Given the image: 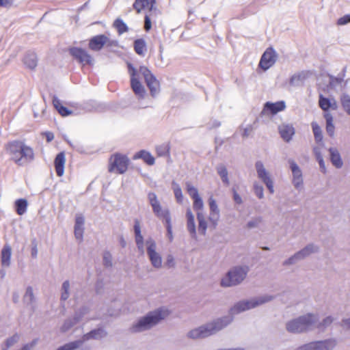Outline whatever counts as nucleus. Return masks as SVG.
Here are the masks:
<instances>
[{
	"mask_svg": "<svg viewBox=\"0 0 350 350\" xmlns=\"http://www.w3.org/2000/svg\"><path fill=\"white\" fill-rule=\"evenodd\" d=\"M340 103L344 111L350 116V96L346 93L340 96Z\"/></svg>",
	"mask_w": 350,
	"mask_h": 350,
	"instance_id": "nucleus-43",
	"label": "nucleus"
},
{
	"mask_svg": "<svg viewBox=\"0 0 350 350\" xmlns=\"http://www.w3.org/2000/svg\"><path fill=\"white\" fill-rule=\"evenodd\" d=\"M166 265L169 267H174L175 266L174 258L172 255H168L167 257Z\"/></svg>",
	"mask_w": 350,
	"mask_h": 350,
	"instance_id": "nucleus-59",
	"label": "nucleus"
},
{
	"mask_svg": "<svg viewBox=\"0 0 350 350\" xmlns=\"http://www.w3.org/2000/svg\"><path fill=\"white\" fill-rule=\"evenodd\" d=\"M156 152L158 156L164 157L169 154V148L165 144H162L156 148Z\"/></svg>",
	"mask_w": 350,
	"mask_h": 350,
	"instance_id": "nucleus-48",
	"label": "nucleus"
},
{
	"mask_svg": "<svg viewBox=\"0 0 350 350\" xmlns=\"http://www.w3.org/2000/svg\"><path fill=\"white\" fill-rule=\"evenodd\" d=\"M342 81V79L334 76H329V86L330 87H335L338 84H340Z\"/></svg>",
	"mask_w": 350,
	"mask_h": 350,
	"instance_id": "nucleus-55",
	"label": "nucleus"
},
{
	"mask_svg": "<svg viewBox=\"0 0 350 350\" xmlns=\"http://www.w3.org/2000/svg\"><path fill=\"white\" fill-rule=\"evenodd\" d=\"M319 250V247L317 245L313 243H310L307 245L306 247H304L303 249H301L300 251L304 255V258H306L311 254L318 252Z\"/></svg>",
	"mask_w": 350,
	"mask_h": 350,
	"instance_id": "nucleus-42",
	"label": "nucleus"
},
{
	"mask_svg": "<svg viewBox=\"0 0 350 350\" xmlns=\"http://www.w3.org/2000/svg\"><path fill=\"white\" fill-rule=\"evenodd\" d=\"M149 203L152 208V212L160 219L164 221L171 219L170 212L168 208H163L156 193L150 192L148 194Z\"/></svg>",
	"mask_w": 350,
	"mask_h": 350,
	"instance_id": "nucleus-8",
	"label": "nucleus"
},
{
	"mask_svg": "<svg viewBox=\"0 0 350 350\" xmlns=\"http://www.w3.org/2000/svg\"><path fill=\"white\" fill-rule=\"evenodd\" d=\"M278 131L282 139L289 142L295 135V128L291 124H282L278 126Z\"/></svg>",
	"mask_w": 350,
	"mask_h": 350,
	"instance_id": "nucleus-20",
	"label": "nucleus"
},
{
	"mask_svg": "<svg viewBox=\"0 0 350 350\" xmlns=\"http://www.w3.org/2000/svg\"><path fill=\"white\" fill-rule=\"evenodd\" d=\"M254 191L255 195L259 198L262 199L264 197V189L263 187L257 183L254 184Z\"/></svg>",
	"mask_w": 350,
	"mask_h": 350,
	"instance_id": "nucleus-49",
	"label": "nucleus"
},
{
	"mask_svg": "<svg viewBox=\"0 0 350 350\" xmlns=\"http://www.w3.org/2000/svg\"><path fill=\"white\" fill-rule=\"evenodd\" d=\"M333 322V318L330 316L325 317L322 321L319 322L316 317V323L313 327V329L317 328L319 332H323L327 327H329Z\"/></svg>",
	"mask_w": 350,
	"mask_h": 350,
	"instance_id": "nucleus-32",
	"label": "nucleus"
},
{
	"mask_svg": "<svg viewBox=\"0 0 350 350\" xmlns=\"http://www.w3.org/2000/svg\"><path fill=\"white\" fill-rule=\"evenodd\" d=\"M70 283L69 280H65L62 284L60 289V299L61 301H66L69 297L70 296L71 291H70Z\"/></svg>",
	"mask_w": 350,
	"mask_h": 350,
	"instance_id": "nucleus-31",
	"label": "nucleus"
},
{
	"mask_svg": "<svg viewBox=\"0 0 350 350\" xmlns=\"http://www.w3.org/2000/svg\"><path fill=\"white\" fill-rule=\"evenodd\" d=\"M221 125V122L217 120H211L208 124V129H215V128H217L219 126H220Z\"/></svg>",
	"mask_w": 350,
	"mask_h": 350,
	"instance_id": "nucleus-58",
	"label": "nucleus"
},
{
	"mask_svg": "<svg viewBox=\"0 0 350 350\" xmlns=\"http://www.w3.org/2000/svg\"><path fill=\"white\" fill-rule=\"evenodd\" d=\"M7 152L11 160L18 166H25L34 160L33 148L22 141L10 142L8 144Z\"/></svg>",
	"mask_w": 350,
	"mask_h": 350,
	"instance_id": "nucleus-3",
	"label": "nucleus"
},
{
	"mask_svg": "<svg viewBox=\"0 0 350 350\" xmlns=\"http://www.w3.org/2000/svg\"><path fill=\"white\" fill-rule=\"evenodd\" d=\"M88 308H80L79 310L75 312V314L72 319H68L64 321V324L61 327V331L62 332L68 331L81 319L82 317Z\"/></svg>",
	"mask_w": 350,
	"mask_h": 350,
	"instance_id": "nucleus-16",
	"label": "nucleus"
},
{
	"mask_svg": "<svg viewBox=\"0 0 350 350\" xmlns=\"http://www.w3.org/2000/svg\"><path fill=\"white\" fill-rule=\"evenodd\" d=\"M66 163V157L64 152H61L57 154L54 161V165L56 174L58 176H62L64 172V165Z\"/></svg>",
	"mask_w": 350,
	"mask_h": 350,
	"instance_id": "nucleus-22",
	"label": "nucleus"
},
{
	"mask_svg": "<svg viewBox=\"0 0 350 350\" xmlns=\"http://www.w3.org/2000/svg\"><path fill=\"white\" fill-rule=\"evenodd\" d=\"M107 42V37L104 34H100L92 37L89 42V48L94 51H99Z\"/></svg>",
	"mask_w": 350,
	"mask_h": 350,
	"instance_id": "nucleus-19",
	"label": "nucleus"
},
{
	"mask_svg": "<svg viewBox=\"0 0 350 350\" xmlns=\"http://www.w3.org/2000/svg\"><path fill=\"white\" fill-rule=\"evenodd\" d=\"M24 64L29 69H34L37 66L38 58L34 52H27L23 58Z\"/></svg>",
	"mask_w": 350,
	"mask_h": 350,
	"instance_id": "nucleus-27",
	"label": "nucleus"
},
{
	"mask_svg": "<svg viewBox=\"0 0 350 350\" xmlns=\"http://www.w3.org/2000/svg\"><path fill=\"white\" fill-rule=\"evenodd\" d=\"M250 308H230L229 315L217 319L211 323L202 325L188 332L187 336L192 339L203 338L215 334L231 323L233 315L240 314Z\"/></svg>",
	"mask_w": 350,
	"mask_h": 350,
	"instance_id": "nucleus-2",
	"label": "nucleus"
},
{
	"mask_svg": "<svg viewBox=\"0 0 350 350\" xmlns=\"http://www.w3.org/2000/svg\"><path fill=\"white\" fill-rule=\"evenodd\" d=\"M316 323V316L308 314L288 321L286 327L288 332L297 334L313 329Z\"/></svg>",
	"mask_w": 350,
	"mask_h": 350,
	"instance_id": "nucleus-6",
	"label": "nucleus"
},
{
	"mask_svg": "<svg viewBox=\"0 0 350 350\" xmlns=\"http://www.w3.org/2000/svg\"><path fill=\"white\" fill-rule=\"evenodd\" d=\"M311 126L316 142H321L323 140V134L321 127L316 122H312L311 123Z\"/></svg>",
	"mask_w": 350,
	"mask_h": 350,
	"instance_id": "nucleus-41",
	"label": "nucleus"
},
{
	"mask_svg": "<svg viewBox=\"0 0 350 350\" xmlns=\"http://www.w3.org/2000/svg\"><path fill=\"white\" fill-rule=\"evenodd\" d=\"M12 248L9 244H5L1 252V265L8 267L11 263Z\"/></svg>",
	"mask_w": 350,
	"mask_h": 350,
	"instance_id": "nucleus-24",
	"label": "nucleus"
},
{
	"mask_svg": "<svg viewBox=\"0 0 350 350\" xmlns=\"http://www.w3.org/2000/svg\"><path fill=\"white\" fill-rule=\"evenodd\" d=\"M341 326L345 329H350V317L343 319L341 322Z\"/></svg>",
	"mask_w": 350,
	"mask_h": 350,
	"instance_id": "nucleus-61",
	"label": "nucleus"
},
{
	"mask_svg": "<svg viewBox=\"0 0 350 350\" xmlns=\"http://www.w3.org/2000/svg\"><path fill=\"white\" fill-rule=\"evenodd\" d=\"M197 219L198 221V231L202 234H206L207 224L204 217V215L201 212L197 213Z\"/></svg>",
	"mask_w": 350,
	"mask_h": 350,
	"instance_id": "nucleus-37",
	"label": "nucleus"
},
{
	"mask_svg": "<svg viewBox=\"0 0 350 350\" xmlns=\"http://www.w3.org/2000/svg\"><path fill=\"white\" fill-rule=\"evenodd\" d=\"M186 187L188 194L192 199L199 196L198 189L194 186H193L190 183H186Z\"/></svg>",
	"mask_w": 350,
	"mask_h": 350,
	"instance_id": "nucleus-46",
	"label": "nucleus"
},
{
	"mask_svg": "<svg viewBox=\"0 0 350 350\" xmlns=\"http://www.w3.org/2000/svg\"><path fill=\"white\" fill-rule=\"evenodd\" d=\"M35 301L36 297L33 294V288L31 286H28L23 295V301L27 305H31Z\"/></svg>",
	"mask_w": 350,
	"mask_h": 350,
	"instance_id": "nucleus-35",
	"label": "nucleus"
},
{
	"mask_svg": "<svg viewBox=\"0 0 350 350\" xmlns=\"http://www.w3.org/2000/svg\"><path fill=\"white\" fill-rule=\"evenodd\" d=\"M103 261L105 267H111L112 266V257L109 252H104Z\"/></svg>",
	"mask_w": 350,
	"mask_h": 350,
	"instance_id": "nucleus-50",
	"label": "nucleus"
},
{
	"mask_svg": "<svg viewBox=\"0 0 350 350\" xmlns=\"http://www.w3.org/2000/svg\"><path fill=\"white\" fill-rule=\"evenodd\" d=\"M31 255L33 258H37L38 256V243L36 239H33L31 241Z\"/></svg>",
	"mask_w": 350,
	"mask_h": 350,
	"instance_id": "nucleus-54",
	"label": "nucleus"
},
{
	"mask_svg": "<svg viewBox=\"0 0 350 350\" xmlns=\"http://www.w3.org/2000/svg\"><path fill=\"white\" fill-rule=\"evenodd\" d=\"M296 262H297V261L293 255L292 256H291L290 258L284 261L283 265H291L295 264Z\"/></svg>",
	"mask_w": 350,
	"mask_h": 350,
	"instance_id": "nucleus-60",
	"label": "nucleus"
},
{
	"mask_svg": "<svg viewBox=\"0 0 350 350\" xmlns=\"http://www.w3.org/2000/svg\"><path fill=\"white\" fill-rule=\"evenodd\" d=\"M332 98L325 97L322 94L319 96V105L320 108L325 111V113H329L328 111L330 109V103Z\"/></svg>",
	"mask_w": 350,
	"mask_h": 350,
	"instance_id": "nucleus-36",
	"label": "nucleus"
},
{
	"mask_svg": "<svg viewBox=\"0 0 350 350\" xmlns=\"http://www.w3.org/2000/svg\"><path fill=\"white\" fill-rule=\"evenodd\" d=\"M70 55L83 65H90L93 62L92 57L84 49L79 47H71L68 49Z\"/></svg>",
	"mask_w": 350,
	"mask_h": 350,
	"instance_id": "nucleus-13",
	"label": "nucleus"
},
{
	"mask_svg": "<svg viewBox=\"0 0 350 350\" xmlns=\"http://www.w3.org/2000/svg\"><path fill=\"white\" fill-rule=\"evenodd\" d=\"M154 4L155 0H135L133 7L138 14L144 9H148V12L152 13Z\"/></svg>",
	"mask_w": 350,
	"mask_h": 350,
	"instance_id": "nucleus-21",
	"label": "nucleus"
},
{
	"mask_svg": "<svg viewBox=\"0 0 350 350\" xmlns=\"http://www.w3.org/2000/svg\"><path fill=\"white\" fill-rule=\"evenodd\" d=\"M250 271L247 265H238L231 268L221 280V286L230 287L240 284Z\"/></svg>",
	"mask_w": 350,
	"mask_h": 350,
	"instance_id": "nucleus-5",
	"label": "nucleus"
},
{
	"mask_svg": "<svg viewBox=\"0 0 350 350\" xmlns=\"http://www.w3.org/2000/svg\"><path fill=\"white\" fill-rule=\"evenodd\" d=\"M290 168L293 174L292 183L296 189L300 191L303 187L302 172L298 165L293 161L289 160Z\"/></svg>",
	"mask_w": 350,
	"mask_h": 350,
	"instance_id": "nucleus-14",
	"label": "nucleus"
},
{
	"mask_svg": "<svg viewBox=\"0 0 350 350\" xmlns=\"http://www.w3.org/2000/svg\"><path fill=\"white\" fill-rule=\"evenodd\" d=\"M187 217V229L189 232L191 237L193 239L197 238L196 228L194 219V215H193L191 209L188 208L186 212Z\"/></svg>",
	"mask_w": 350,
	"mask_h": 350,
	"instance_id": "nucleus-23",
	"label": "nucleus"
},
{
	"mask_svg": "<svg viewBox=\"0 0 350 350\" xmlns=\"http://www.w3.org/2000/svg\"><path fill=\"white\" fill-rule=\"evenodd\" d=\"M133 159L134 160L142 159L148 165H152L155 163L154 157L150 154V152L145 150H142L136 152L134 154Z\"/></svg>",
	"mask_w": 350,
	"mask_h": 350,
	"instance_id": "nucleus-25",
	"label": "nucleus"
},
{
	"mask_svg": "<svg viewBox=\"0 0 350 350\" xmlns=\"http://www.w3.org/2000/svg\"><path fill=\"white\" fill-rule=\"evenodd\" d=\"M170 312L158 308L157 310L148 312L144 317H141L129 328L131 333H139L148 330L157 325L162 319H164Z\"/></svg>",
	"mask_w": 350,
	"mask_h": 350,
	"instance_id": "nucleus-4",
	"label": "nucleus"
},
{
	"mask_svg": "<svg viewBox=\"0 0 350 350\" xmlns=\"http://www.w3.org/2000/svg\"><path fill=\"white\" fill-rule=\"evenodd\" d=\"M15 208L18 215H23L27 211V201L25 199L21 198L15 201Z\"/></svg>",
	"mask_w": 350,
	"mask_h": 350,
	"instance_id": "nucleus-34",
	"label": "nucleus"
},
{
	"mask_svg": "<svg viewBox=\"0 0 350 350\" xmlns=\"http://www.w3.org/2000/svg\"><path fill=\"white\" fill-rule=\"evenodd\" d=\"M53 104L55 108L62 116L66 117L72 113V111L62 105L61 100L57 96H53Z\"/></svg>",
	"mask_w": 350,
	"mask_h": 350,
	"instance_id": "nucleus-29",
	"label": "nucleus"
},
{
	"mask_svg": "<svg viewBox=\"0 0 350 350\" xmlns=\"http://www.w3.org/2000/svg\"><path fill=\"white\" fill-rule=\"evenodd\" d=\"M275 296L269 294H261L248 299L239 301L234 306H259L271 302Z\"/></svg>",
	"mask_w": 350,
	"mask_h": 350,
	"instance_id": "nucleus-10",
	"label": "nucleus"
},
{
	"mask_svg": "<svg viewBox=\"0 0 350 350\" xmlns=\"http://www.w3.org/2000/svg\"><path fill=\"white\" fill-rule=\"evenodd\" d=\"M208 203L210 207V214L208 219L209 221L215 228L217 225V222L219 218V210L218 208L217 202L213 198L211 197L208 199Z\"/></svg>",
	"mask_w": 350,
	"mask_h": 350,
	"instance_id": "nucleus-18",
	"label": "nucleus"
},
{
	"mask_svg": "<svg viewBox=\"0 0 350 350\" xmlns=\"http://www.w3.org/2000/svg\"><path fill=\"white\" fill-rule=\"evenodd\" d=\"M262 219L261 217H254V218L252 219L251 220H250L247 223L246 227L248 229L258 228L260 224L262 222Z\"/></svg>",
	"mask_w": 350,
	"mask_h": 350,
	"instance_id": "nucleus-45",
	"label": "nucleus"
},
{
	"mask_svg": "<svg viewBox=\"0 0 350 350\" xmlns=\"http://www.w3.org/2000/svg\"><path fill=\"white\" fill-rule=\"evenodd\" d=\"M350 23V14H346L338 19L337 24L338 25H345Z\"/></svg>",
	"mask_w": 350,
	"mask_h": 350,
	"instance_id": "nucleus-57",
	"label": "nucleus"
},
{
	"mask_svg": "<svg viewBox=\"0 0 350 350\" xmlns=\"http://www.w3.org/2000/svg\"><path fill=\"white\" fill-rule=\"evenodd\" d=\"M133 230L135 233V240L138 251L141 254L144 253V237L141 232L140 222L138 219H135Z\"/></svg>",
	"mask_w": 350,
	"mask_h": 350,
	"instance_id": "nucleus-17",
	"label": "nucleus"
},
{
	"mask_svg": "<svg viewBox=\"0 0 350 350\" xmlns=\"http://www.w3.org/2000/svg\"><path fill=\"white\" fill-rule=\"evenodd\" d=\"M103 288V280H98L96 282V285H95L96 292L97 293H101Z\"/></svg>",
	"mask_w": 350,
	"mask_h": 350,
	"instance_id": "nucleus-62",
	"label": "nucleus"
},
{
	"mask_svg": "<svg viewBox=\"0 0 350 350\" xmlns=\"http://www.w3.org/2000/svg\"><path fill=\"white\" fill-rule=\"evenodd\" d=\"M84 232V227L75 226V236L77 240L81 241L83 239Z\"/></svg>",
	"mask_w": 350,
	"mask_h": 350,
	"instance_id": "nucleus-53",
	"label": "nucleus"
},
{
	"mask_svg": "<svg viewBox=\"0 0 350 350\" xmlns=\"http://www.w3.org/2000/svg\"><path fill=\"white\" fill-rule=\"evenodd\" d=\"M193 208L195 211H197L200 212V211L202 210L204 207V203L201 198V197L199 196L196 198H193Z\"/></svg>",
	"mask_w": 350,
	"mask_h": 350,
	"instance_id": "nucleus-47",
	"label": "nucleus"
},
{
	"mask_svg": "<svg viewBox=\"0 0 350 350\" xmlns=\"http://www.w3.org/2000/svg\"><path fill=\"white\" fill-rule=\"evenodd\" d=\"M130 163L129 157L121 153H114L109 159L108 171L119 174H124Z\"/></svg>",
	"mask_w": 350,
	"mask_h": 350,
	"instance_id": "nucleus-7",
	"label": "nucleus"
},
{
	"mask_svg": "<svg viewBox=\"0 0 350 350\" xmlns=\"http://www.w3.org/2000/svg\"><path fill=\"white\" fill-rule=\"evenodd\" d=\"M217 172L221 177L222 182L226 185H229L228 173L226 166L223 164H220L216 167Z\"/></svg>",
	"mask_w": 350,
	"mask_h": 350,
	"instance_id": "nucleus-38",
	"label": "nucleus"
},
{
	"mask_svg": "<svg viewBox=\"0 0 350 350\" xmlns=\"http://www.w3.org/2000/svg\"><path fill=\"white\" fill-rule=\"evenodd\" d=\"M20 336L18 334H14L11 337L8 338L4 345L1 347V350H8L11 347H12L14 344H16L19 340Z\"/></svg>",
	"mask_w": 350,
	"mask_h": 350,
	"instance_id": "nucleus-39",
	"label": "nucleus"
},
{
	"mask_svg": "<svg viewBox=\"0 0 350 350\" xmlns=\"http://www.w3.org/2000/svg\"><path fill=\"white\" fill-rule=\"evenodd\" d=\"M151 13H148L144 17V30L148 32L152 28Z\"/></svg>",
	"mask_w": 350,
	"mask_h": 350,
	"instance_id": "nucleus-51",
	"label": "nucleus"
},
{
	"mask_svg": "<svg viewBox=\"0 0 350 350\" xmlns=\"http://www.w3.org/2000/svg\"><path fill=\"white\" fill-rule=\"evenodd\" d=\"M255 167L257 176L259 179L266 185L271 193H274L273 182L269 173L265 169L264 164L261 161H257L255 163Z\"/></svg>",
	"mask_w": 350,
	"mask_h": 350,
	"instance_id": "nucleus-11",
	"label": "nucleus"
},
{
	"mask_svg": "<svg viewBox=\"0 0 350 350\" xmlns=\"http://www.w3.org/2000/svg\"><path fill=\"white\" fill-rule=\"evenodd\" d=\"M172 188L174 193V196L178 203H181L183 202V193L180 187L176 182H172Z\"/></svg>",
	"mask_w": 350,
	"mask_h": 350,
	"instance_id": "nucleus-44",
	"label": "nucleus"
},
{
	"mask_svg": "<svg viewBox=\"0 0 350 350\" xmlns=\"http://www.w3.org/2000/svg\"><path fill=\"white\" fill-rule=\"evenodd\" d=\"M85 219L81 214H77L75 218V226L84 227Z\"/></svg>",
	"mask_w": 350,
	"mask_h": 350,
	"instance_id": "nucleus-56",
	"label": "nucleus"
},
{
	"mask_svg": "<svg viewBox=\"0 0 350 350\" xmlns=\"http://www.w3.org/2000/svg\"><path fill=\"white\" fill-rule=\"evenodd\" d=\"M105 45L108 47H111V46H118V42L117 40H110L108 37H107V42L105 43Z\"/></svg>",
	"mask_w": 350,
	"mask_h": 350,
	"instance_id": "nucleus-64",
	"label": "nucleus"
},
{
	"mask_svg": "<svg viewBox=\"0 0 350 350\" xmlns=\"http://www.w3.org/2000/svg\"><path fill=\"white\" fill-rule=\"evenodd\" d=\"M286 108V103L284 100L277 101L275 103L267 102L265 103L261 114L275 115L280 111H284Z\"/></svg>",
	"mask_w": 350,
	"mask_h": 350,
	"instance_id": "nucleus-15",
	"label": "nucleus"
},
{
	"mask_svg": "<svg viewBox=\"0 0 350 350\" xmlns=\"http://www.w3.org/2000/svg\"><path fill=\"white\" fill-rule=\"evenodd\" d=\"M127 68L131 77V87L139 99L144 98L146 90L139 80L138 72L143 75L145 82L150 90V94L154 97L159 93V82L146 66H141L137 70L131 63L127 62Z\"/></svg>",
	"mask_w": 350,
	"mask_h": 350,
	"instance_id": "nucleus-1",
	"label": "nucleus"
},
{
	"mask_svg": "<svg viewBox=\"0 0 350 350\" xmlns=\"http://www.w3.org/2000/svg\"><path fill=\"white\" fill-rule=\"evenodd\" d=\"M146 245L147 254L152 267L156 269L161 267L162 258L160 254L157 252V243L155 241L150 237L146 239Z\"/></svg>",
	"mask_w": 350,
	"mask_h": 350,
	"instance_id": "nucleus-9",
	"label": "nucleus"
},
{
	"mask_svg": "<svg viewBox=\"0 0 350 350\" xmlns=\"http://www.w3.org/2000/svg\"><path fill=\"white\" fill-rule=\"evenodd\" d=\"M329 152L330 154V161L333 165L338 169H340L343 165L340 154L336 148H329Z\"/></svg>",
	"mask_w": 350,
	"mask_h": 350,
	"instance_id": "nucleus-26",
	"label": "nucleus"
},
{
	"mask_svg": "<svg viewBox=\"0 0 350 350\" xmlns=\"http://www.w3.org/2000/svg\"><path fill=\"white\" fill-rule=\"evenodd\" d=\"M307 77V73L304 71L294 74L290 79L289 84L291 86H299L302 85Z\"/></svg>",
	"mask_w": 350,
	"mask_h": 350,
	"instance_id": "nucleus-28",
	"label": "nucleus"
},
{
	"mask_svg": "<svg viewBox=\"0 0 350 350\" xmlns=\"http://www.w3.org/2000/svg\"><path fill=\"white\" fill-rule=\"evenodd\" d=\"M134 50L135 53L139 55L144 56L146 51V43L143 38L137 39L133 43Z\"/></svg>",
	"mask_w": 350,
	"mask_h": 350,
	"instance_id": "nucleus-30",
	"label": "nucleus"
},
{
	"mask_svg": "<svg viewBox=\"0 0 350 350\" xmlns=\"http://www.w3.org/2000/svg\"><path fill=\"white\" fill-rule=\"evenodd\" d=\"M324 118L326 121V131L330 137H333L335 131V126L333 124V116L330 113H325Z\"/></svg>",
	"mask_w": 350,
	"mask_h": 350,
	"instance_id": "nucleus-33",
	"label": "nucleus"
},
{
	"mask_svg": "<svg viewBox=\"0 0 350 350\" xmlns=\"http://www.w3.org/2000/svg\"><path fill=\"white\" fill-rule=\"evenodd\" d=\"M113 27L117 29L120 35L129 31L127 25L121 18H117L113 22Z\"/></svg>",
	"mask_w": 350,
	"mask_h": 350,
	"instance_id": "nucleus-40",
	"label": "nucleus"
},
{
	"mask_svg": "<svg viewBox=\"0 0 350 350\" xmlns=\"http://www.w3.org/2000/svg\"><path fill=\"white\" fill-rule=\"evenodd\" d=\"M278 58V54L275 51L269 47L262 55L259 66L263 70H267L274 65Z\"/></svg>",
	"mask_w": 350,
	"mask_h": 350,
	"instance_id": "nucleus-12",
	"label": "nucleus"
},
{
	"mask_svg": "<svg viewBox=\"0 0 350 350\" xmlns=\"http://www.w3.org/2000/svg\"><path fill=\"white\" fill-rule=\"evenodd\" d=\"M165 225L167 230V236L170 241H172L174 237L172 233V226L171 219L165 221Z\"/></svg>",
	"mask_w": 350,
	"mask_h": 350,
	"instance_id": "nucleus-52",
	"label": "nucleus"
},
{
	"mask_svg": "<svg viewBox=\"0 0 350 350\" xmlns=\"http://www.w3.org/2000/svg\"><path fill=\"white\" fill-rule=\"evenodd\" d=\"M233 200L238 204H241L243 202L241 196L234 189H233Z\"/></svg>",
	"mask_w": 350,
	"mask_h": 350,
	"instance_id": "nucleus-63",
	"label": "nucleus"
}]
</instances>
